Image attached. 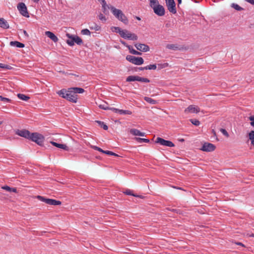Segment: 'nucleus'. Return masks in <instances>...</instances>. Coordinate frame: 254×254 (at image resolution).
I'll use <instances>...</instances> for the list:
<instances>
[{
    "label": "nucleus",
    "mask_w": 254,
    "mask_h": 254,
    "mask_svg": "<svg viewBox=\"0 0 254 254\" xmlns=\"http://www.w3.org/2000/svg\"><path fill=\"white\" fill-rule=\"evenodd\" d=\"M150 6L153 9L154 12L159 16H162L165 15V8L159 4L157 0H148Z\"/></svg>",
    "instance_id": "1"
},
{
    "label": "nucleus",
    "mask_w": 254,
    "mask_h": 254,
    "mask_svg": "<svg viewBox=\"0 0 254 254\" xmlns=\"http://www.w3.org/2000/svg\"><path fill=\"white\" fill-rule=\"evenodd\" d=\"M28 139L35 142L40 146H43L45 139L44 136L38 132L30 133Z\"/></svg>",
    "instance_id": "2"
},
{
    "label": "nucleus",
    "mask_w": 254,
    "mask_h": 254,
    "mask_svg": "<svg viewBox=\"0 0 254 254\" xmlns=\"http://www.w3.org/2000/svg\"><path fill=\"white\" fill-rule=\"evenodd\" d=\"M67 37L69 38L66 40V43L70 46H72L75 43L78 45H81L83 44L82 40L77 35H72L70 34H66Z\"/></svg>",
    "instance_id": "3"
},
{
    "label": "nucleus",
    "mask_w": 254,
    "mask_h": 254,
    "mask_svg": "<svg viewBox=\"0 0 254 254\" xmlns=\"http://www.w3.org/2000/svg\"><path fill=\"white\" fill-rule=\"evenodd\" d=\"M36 197L41 201L44 202L49 205L56 206L60 205L62 204V202L60 200L46 198L41 195H37Z\"/></svg>",
    "instance_id": "4"
},
{
    "label": "nucleus",
    "mask_w": 254,
    "mask_h": 254,
    "mask_svg": "<svg viewBox=\"0 0 254 254\" xmlns=\"http://www.w3.org/2000/svg\"><path fill=\"white\" fill-rule=\"evenodd\" d=\"M126 60L136 65H141L143 64L144 60L141 57H136L131 55H127L126 57Z\"/></svg>",
    "instance_id": "5"
},
{
    "label": "nucleus",
    "mask_w": 254,
    "mask_h": 254,
    "mask_svg": "<svg viewBox=\"0 0 254 254\" xmlns=\"http://www.w3.org/2000/svg\"><path fill=\"white\" fill-rule=\"evenodd\" d=\"M137 81L141 82H146L149 83L150 82V80L147 78L145 77H140L139 76L137 75H130L128 76L126 78V81L127 82H131V81Z\"/></svg>",
    "instance_id": "6"
},
{
    "label": "nucleus",
    "mask_w": 254,
    "mask_h": 254,
    "mask_svg": "<svg viewBox=\"0 0 254 254\" xmlns=\"http://www.w3.org/2000/svg\"><path fill=\"white\" fill-rule=\"evenodd\" d=\"M168 10L173 14L177 13L176 3L174 0H165Z\"/></svg>",
    "instance_id": "7"
},
{
    "label": "nucleus",
    "mask_w": 254,
    "mask_h": 254,
    "mask_svg": "<svg viewBox=\"0 0 254 254\" xmlns=\"http://www.w3.org/2000/svg\"><path fill=\"white\" fill-rule=\"evenodd\" d=\"M17 9L19 11L20 13L26 17H29V13L27 11V7L23 2H20L17 5Z\"/></svg>",
    "instance_id": "8"
},
{
    "label": "nucleus",
    "mask_w": 254,
    "mask_h": 254,
    "mask_svg": "<svg viewBox=\"0 0 254 254\" xmlns=\"http://www.w3.org/2000/svg\"><path fill=\"white\" fill-rule=\"evenodd\" d=\"M123 33V35H122L121 37L125 39L135 41L138 39V37L135 34L132 33L127 30H124Z\"/></svg>",
    "instance_id": "9"
},
{
    "label": "nucleus",
    "mask_w": 254,
    "mask_h": 254,
    "mask_svg": "<svg viewBox=\"0 0 254 254\" xmlns=\"http://www.w3.org/2000/svg\"><path fill=\"white\" fill-rule=\"evenodd\" d=\"M155 143H159L160 145L168 146V147H174L175 144L170 140H165L162 138L158 137L156 140Z\"/></svg>",
    "instance_id": "10"
},
{
    "label": "nucleus",
    "mask_w": 254,
    "mask_h": 254,
    "mask_svg": "<svg viewBox=\"0 0 254 254\" xmlns=\"http://www.w3.org/2000/svg\"><path fill=\"white\" fill-rule=\"evenodd\" d=\"M216 148V146L208 142H204L202 146L201 150L205 152H212L214 151Z\"/></svg>",
    "instance_id": "11"
},
{
    "label": "nucleus",
    "mask_w": 254,
    "mask_h": 254,
    "mask_svg": "<svg viewBox=\"0 0 254 254\" xmlns=\"http://www.w3.org/2000/svg\"><path fill=\"white\" fill-rule=\"evenodd\" d=\"M15 134L18 135L20 136L24 137L26 139H28L30 134V132L25 129H17L15 131Z\"/></svg>",
    "instance_id": "12"
},
{
    "label": "nucleus",
    "mask_w": 254,
    "mask_h": 254,
    "mask_svg": "<svg viewBox=\"0 0 254 254\" xmlns=\"http://www.w3.org/2000/svg\"><path fill=\"white\" fill-rule=\"evenodd\" d=\"M200 112V109L195 105H190L188 108L185 110V113H198Z\"/></svg>",
    "instance_id": "13"
},
{
    "label": "nucleus",
    "mask_w": 254,
    "mask_h": 254,
    "mask_svg": "<svg viewBox=\"0 0 254 254\" xmlns=\"http://www.w3.org/2000/svg\"><path fill=\"white\" fill-rule=\"evenodd\" d=\"M134 46L138 50L143 52H148L150 49L148 45L144 44H135Z\"/></svg>",
    "instance_id": "14"
},
{
    "label": "nucleus",
    "mask_w": 254,
    "mask_h": 254,
    "mask_svg": "<svg viewBox=\"0 0 254 254\" xmlns=\"http://www.w3.org/2000/svg\"><path fill=\"white\" fill-rule=\"evenodd\" d=\"M109 9H110L112 11L113 15L117 18L119 19V16L121 14V10L117 9L114 7L113 6L111 5L110 7H108Z\"/></svg>",
    "instance_id": "15"
},
{
    "label": "nucleus",
    "mask_w": 254,
    "mask_h": 254,
    "mask_svg": "<svg viewBox=\"0 0 254 254\" xmlns=\"http://www.w3.org/2000/svg\"><path fill=\"white\" fill-rule=\"evenodd\" d=\"M45 35L51 39L54 42H57L58 41V38L55 35V34L51 31H46Z\"/></svg>",
    "instance_id": "16"
},
{
    "label": "nucleus",
    "mask_w": 254,
    "mask_h": 254,
    "mask_svg": "<svg viewBox=\"0 0 254 254\" xmlns=\"http://www.w3.org/2000/svg\"><path fill=\"white\" fill-rule=\"evenodd\" d=\"M0 27L4 29H8L9 27L8 22L3 18H0Z\"/></svg>",
    "instance_id": "17"
},
{
    "label": "nucleus",
    "mask_w": 254,
    "mask_h": 254,
    "mask_svg": "<svg viewBox=\"0 0 254 254\" xmlns=\"http://www.w3.org/2000/svg\"><path fill=\"white\" fill-rule=\"evenodd\" d=\"M118 19L122 21L125 24L127 25L128 23V20L127 17L125 15L122 11H121V14L119 16V19Z\"/></svg>",
    "instance_id": "18"
},
{
    "label": "nucleus",
    "mask_w": 254,
    "mask_h": 254,
    "mask_svg": "<svg viewBox=\"0 0 254 254\" xmlns=\"http://www.w3.org/2000/svg\"><path fill=\"white\" fill-rule=\"evenodd\" d=\"M11 46H14L17 48H22L25 47V45L23 43L19 42L18 41H11L9 43Z\"/></svg>",
    "instance_id": "19"
},
{
    "label": "nucleus",
    "mask_w": 254,
    "mask_h": 254,
    "mask_svg": "<svg viewBox=\"0 0 254 254\" xmlns=\"http://www.w3.org/2000/svg\"><path fill=\"white\" fill-rule=\"evenodd\" d=\"M66 97L65 98L67 101L76 103L77 102V97H75L73 95H70L68 91L67 92Z\"/></svg>",
    "instance_id": "20"
},
{
    "label": "nucleus",
    "mask_w": 254,
    "mask_h": 254,
    "mask_svg": "<svg viewBox=\"0 0 254 254\" xmlns=\"http://www.w3.org/2000/svg\"><path fill=\"white\" fill-rule=\"evenodd\" d=\"M67 90L66 89H62L57 92V94L63 98L65 99L66 97Z\"/></svg>",
    "instance_id": "21"
},
{
    "label": "nucleus",
    "mask_w": 254,
    "mask_h": 254,
    "mask_svg": "<svg viewBox=\"0 0 254 254\" xmlns=\"http://www.w3.org/2000/svg\"><path fill=\"white\" fill-rule=\"evenodd\" d=\"M101 4H102V8L103 12L104 14H107L108 13V11L107 10V8H108V7H110V6H109L107 4V3H106V1H105V0H102V2H101Z\"/></svg>",
    "instance_id": "22"
},
{
    "label": "nucleus",
    "mask_w": 254,
    "mask_h": 254,
    "mask_svg": "<svg viewBox=\"0 0 254 254\" xmlns=\"http://www.w3.org/2000/svg\"><path fill=\"white\" fill-rule=\"evenodd\" d=\"M111 30H112L113 32L119 33L121 36H122V35H123V33L124 31V30H122L120 27L115 26L112 27Z\"/></svg>",
    "instance_id": "23"
},
{
    "label": "nucleus",
    "mask_w": 254,
    "mask_h": 254,
    "mask_svg": "<svg viewBox=\"0 0 254 254\" xmlns=\"http://www.w3.org/2000/svg\"><path fill=\"white\" fill-rule=\"evenodd\" d=\"M166 48L170 49V50H172L174 51H177V50H180L178 45L177 44H167L166 45Z\"/></svg>",
    "instance_id": "24"
},
{
    "label": "nucleus",
    "mask_w": 254,
    "mask_h": 254,
    "mask_svg": "<svg viewBox=\"0 0 254 254\" xmlns=\"http://www.w3.org/2000/svg\"><path fill=\"white\" fill-rule=\"evenodd\" d=\"M89 28L91 30H94L95 31H99V30H100L101 27L100 26H99L98 25H97L96 23H93L90 24V25L89 26Z\"/></svg>",
    "instance_id": "25"
},
{
    "label": "nucleus",
    "mask_w": 254,
    "mask_h": 254,
    "mask_svg": "<svg viewBox=\"0 0 254 254\" xmlns=\"http://www.w3.org/2000/svg\"><path fill=\"white\" fill-rule=\"evenodd\" d=\"M144 100L146 102H147V103H148L151 105H155V104H157V103L156 100H155L152 99L151 98L148 97H144Z\"/></svg>",
    "instance_id": "26"
},
{
    "label": "nucleus",
    "mask_w": 254,
    "mask_h": 254,
    "mask_svg": "<svg viewBox=\"0 0 254 254\" xmlns=\"http://www.w3.org/2000/svg\"><path fill=\"white\" fill-rule=\"evenodd\" d=\"M127 48H128V49L129 51V53L130 54H132L133 55H141L142 54L141 53L138 52V51L135 50L134 49H133V48H132V47L131 46H127Z\"/></svg>",
    "instance_id": "27"
},
{
    "label": "nucleus",
    "mask_w": 254,
    "mask_h": 254,
    "mask_svg": "<svg viewBox=\"0 0 254 254\" xmlns=\"http://www.w3.org/2000/svg\"><path fill=\"white\" fill-rule=\"evenodd\" d=\"M134 139L136 141H137V142L140 143H142V142L149 143L150 141L149 139H148L142 138L137 137H135L134 138Z\"/></svg>",
    "instance_id": "28"
},
{
    "label": "nucleus",
    "mask_w": 254,
    "mask_h": 254,
    "mask_svg": "<svg viewBox=\"0 0 254 254\" xmlns=\"http://www.w3.org/2000/svg\"><path fill=\"white\" fill-rule=\"evenodd\" d=\"M2 189L6 190L9 192H17V189L15 188H10V187L8 186H5L1 188Z\"/></svg>",
    "instance_id": "29"
},
{
    "label": "nucleus",
    "mask_w": 254,
    "mask_h": 254,
    "mask_svg": "<svg viewBox=\"0 0 254 254\" xmlns=\"http://www.w3.org/2000/svg\"><path fill=\"white\" fill-rule=\"evenodd\" d=\"M17 97L20 100L25 101H28L30 99V97L29 96L21 93H18L17 94Z\"/></svg>",
    "instance_id": "30"
},
{
    "label": "nucleus",
    "mask_w": 254,
    "mask_h": 254,
    "mask_svg": "<svg viewBox=\"0 0 254 254\" xmlns=\"http://www.w3.org/2000/svg\"><path fill=\"white\" fill-rule=\"evenodd\" d=\"M95 122L97 123L99 126H100L101 128H103L104 130H107L108 129V127L103 122L100 121H95Z\"/></svg>",
    "instance_id": "31"
},
{
    "label": "nucleus",
    "mask_w": 254,
    "mask_h": 254,
    "mask_svg": "<svg viewBox=\"0 0 254 254\" xmlns=\"http://www.w3.org/2000/svg\"><path fill=\"white\" fill-rule=\"evenodd\" d=\"M231 6L234 8L235 10L237 11H242L244 10V8L239 6L238 4L235 3H233L231 4Z\"/></svg>",
    "instance_id": "32"
},
{
    "label": "nucleus",
    "mask_w": 254,
    "mask_h": 254,
    "mask_svg": "<svg viewBox=\"0 0 254 254\" xmlns=\"http://www.w3.org/2000/svg\"><path fill=\"white\" fill-rule=\"evenodd\" d=\"M73 88H72V90H74V93L75 94L76 93H79V94H81V93H83L84 92V89L83 88H80V87H73Z\"/></svg>",
    "instance_id": "33"
},
{
    "label": "nucleus",
    "mask_w": 254,
    "mask_h": 254,
    "mask_svg": "<svg viewBox=\"0 0 254 254\" xmlns=\"http://www.w3.org/2000/svg\"><path fill=\"white\" fill-rule=\"evenodd\" d=\"M249 139L251 141V144L254 145V131L252 130L249 133Z\"/></svg>",
    "instance_id": "34"
},
{
    "label": "nucleus",
    "mask_w": 254,
    "mask_h": 254,
    "mask_svg": "<svg viewBox=\"0 0 254 254\" xmlns=\"http://www.w3.org/2000/svg\"><path fill=\"white\" fill-rule=\"evenodd\" d=\"M140 131V130L135 128H131L129 130L130 133L135 136H138Z\"/></svg>",
    "instance_id": "35"
},
{
    "label": "nucleus",
    "mask_w": 254,
    "mask_h": 254,
    "mask_svg": "<svg viewBox=\"0 0 254 254\" xmlns=\"http://www.w3.org/2000/svg\"><path fill=\"white\" fill-rule=\"evenodd\" d=\"M158 69L160 70L162 68H166L169 66V64L167 63H163V64H157Z\"/></svg>",
    "instance_id": "36"
},
{
    "label": "nucleus",
    "mask_w": 254,
    "mask_h": 254,
    "mask_svg": "<svg viewBox=\"0 0 254 254\" xmlns=\"http://www.w3.org/2000/svg\"><path fill=\"white\" fill-rule=\"evenodd\" d=\"M0 101H2L3 103H11L12 101L11 99L2 97L1 95H0Z\"/></svg>",
    "instance_id": "37"
},
{
    "label": "nucleus",
    "mask_w": 254,
    "mask_h": 254,
    "mask_svg": "<svg viewBox=\"0 0 254 254\" xmlns=\"http://www.w3.org/2000/svg\"><path fill=\"white\" fill-rule=\"evenodd\" d=\"M98 107L99 108L104 110H108L109 109V107L108 106L107 103L105 102L103 104H100Z\"/></svg>",
    "instance_id": "38"
},
{
    "label": "nucleus",
    "mask_w": 254,
    "mask_h": 254,
    "mask_svg": "<svg viewBox=\"0 0 254 254\" xmlns=\"http://www.w3.org/2000/svg\"><path fill=\"white\" fill-rule=\"evenodd\" d=\"M157 68V65L156 64H150V65H148L147 66H145V70H147V69H149V70H151V69H156Z\"/></svg>",
    "instance_id": "39"
},
{
    "label": "nucleus",
    "mask_w": 254,
    "mask_h": 254,
    "mask_svg": "<svg viewBox=\"0 0 254 254\" xmlns=\"http://www.w3.org/2000/svg\"><path fill=\"white\" fill-rule=\"evenodd\" d=\"M81 34L82 35L90 36L91 32L88 29H84L81 31Z\"/></svg>",
    "instance_id": "40"
},
{
    "label": "nucleus",
    "mask_w": 254,
    "mask_h": 254,
    "mask_svg": "<svg viewBox=\"0 0 254 254\" xmlns=\"http://www.w3.org/2000/svg\"><path fill=\"white\" fill-rule=\"evenodd\" d=\"M190 121L192 124L195 126H198L200 125V122L196 119H190Z\"/></svg>",
    "instance_id": "41"
},
{
    "label": "nucleus",
    "mask_w": 254,
    "mask_h": 254,
    "mask_svg": "<svg viewBox=\"0 0 254 254\" xmlns=\"http://www.w3.org/2000/svg\"><path fill=\"white\" fill-rule=\"evenodd\" d=\"M73 87L69 88L67 89V91L69 93L70 95H73L75 97H77V95L74 93V90H72Z\"/></svg>",
    "instance_id": "42"
},
{
    "label": "nucleus",
    "mask_w": 254,
    "mask_h": 254,
    "mask_svg": "<svg viewBox=\"0 0 254 254\" xmlns=\"http://www.w3.org/2000/svg\"><path fill=\"white\" fill-rule=\"evenodd\" d=\"M124 193H125V194H127V195H132V196H134V195L135 194H134L133 192H132V191L130 190H126L125 191H124L123 192Z\"/></svg>",
    "instance_id": "43"
},
{
    "label": "nucleus",
    "mask_w": 254,
    "mask_h": 254,
    "mask_svg": "<svg viewBox=\"0 0 254 254\" xmlns=\"http://www.w3.org/2000/svg\"><path fill=\"white\" fill-rule=\"evenodd\" d=\"M59 148H61L65 151L69 150V147L64 144H61L60 147Z\"/></svg>",
    "instance_id": "44"
},
{
    "label": "nucleus",
    "mask_w": 254,
    "mask_h": 254,
    "mask_svg": "<svg viewBox=\"0 0 254 254\" xmlns=\"http://www.w3.org/2000/svg\"><path fill=\"white\" fill-rule=\"evenodd\" d=\"M99 19L103 21H105L106 20V18L105 16L102 13H100L98 15Z\"/></svg>",
    "instance_id": "45"
},
{
    "label": "nucleus",
    "mask_w": 254,
    "mask_h": 254,
    "mask_svg": "<svg viewBox=\"0 0 254 254\" xmlns=\"http://www.w3.org/2000/svg\"><path fill=\"white\" fill-rule=\"evenodd\" d=\"M92 148L93 149H94V150H97V151H99V152H102V153H103V152H104V150H103L102 148H100V147H98V146H93L92 147Z\"/></svg>",
    "instance_id": "46"
},
{
    "label": "nucleus",
    "mask_w": 254,
    "mask_h": 254,
    "mask_svg": "<svg viewBox=\"0 0 254 254\" xmlns=\"http://www.w3.org/2000/svg\"><path fill=\"white\" fill-rule=\"evenodd\" d=\"M220 130L224 135H225L226 136H229V134H228V132L227 131V130L225 129H224V128H220Z\"/></svg>",
    "instance_id": "47"
},
{
    "label": "nucleus",
    "mask_w": 254,
    "mask_h": 254,
    "mask_svg": "<svg viewBox=\"0 0 254 254\" xmlns=\"http://www.w3.org/2000/svg\"><path fill=\"white\" fill-rule=\"evenodd\" d=\"M132 112L129 110H123L122 115H131Z\"/></svg>",
    "instance_id": "48"
},
{
    "label": "nucleus",
    "mask_w": 254,
    "mask_h": 254,
    "mask_svg": "<svg viewBox=\"0 0 254 254\" xmlns=\"http://www.w3.org/2000/svg\"><path fill=\"white\" fill-rule=\"evenodd\" d=\"M51 143L53 145H54V146H55L56 147H58V148H60V145H61L60 143H57V142H54V141H51Z\"/></svg>",
    "instance_id": "49"
},
{
    "label": "nucleus",
    "mask_w": 254,
    "mask_h": 254,
    "mask_svg": "<svg viewBox=\"0 0 254 254\" xmlns=\"http://www.w3.org/2000/svg\"><path fill=\"white\" fill-rule=\"evenodd\" d=\"M3 68L6 69H12L13 67L9 65L4 64Z\"/></svg>",
    "instance_id": "50"
},
{
    "label": "nucleus",
    "mask_w": 254,
    "mask_h": 254,
    "mask_svg": "<svg viewBox=\"0 0 254 254\" xmlns=\"http://www.w3.org/2000/svg\"><path fill=\"white\" fill-rule=\"evenodd\" d=\"M103 153L107 155H111V154H113V152L109 150H104Z\"/></svg>",
    "instance_id": "51"
},
{
    "label": "nucleus",
    "mask_w": 254,
    "mask_h": 254,
    "mask_svg": "<svg viewBox=\"0 0 254 254\" xmlns=\"http://www.w3.org/2000/svg\"><path fill=\"white\" fill-rule=\"evenodd\" d=\"M120 42L122 44H123V45H124L125 46H126L127 48V46H131L130 45H127V43L125 41H123V40H120Z\"/></svg>",
    "instance_id": "52"
},
{
    "label": "nucleus",
    "mask_w": 254,
    "mask_h": 254,
    "mask_svg": "<svg viewBox=\"0 0 254 254\" xmlns=\"http://www.w3.org/2000/svg\"><path fill=\"white\" fill-rule=\"evenodd\" d=\"M145 67H139L138 68H135V71L137 72L138 70H145Z\"/></svg>",
    "instance_id": "53"
},
{
    "label": "nucleus",
    "mask_w": 254,
    "mask_h": 254,
    "mask_svg": "<svg viewBox=\"0 0 254 254\" xmlns=\"http://www.w3.org/2000/svg\"><path fill=\"white\" fill-rule=\"evenodd\" d=\"M109 110H112V111H113L114 112H115L116 113H117V111H118V109L114 108V107H109Z\"/></svg>",
    "instance_id": "54"
},
{
    "label": "nucleus",
    "mask_w": 254,
    "mask_h": 254,
    "mask_svg": "<svg viewBox=\"0 0 254 254\" xmlns=\"http://www.w3.org/2000/svg\"><path fill=\"white\" fill-rule=\"evenodd\" d=\"M247 2L251 3L252 5H254V0H245Z\"/></svg>",
    "instance_id": "55"
},
{
    "label": "nucleus",
    "mask_w": 254,
    "mask_h": 254,
    "mask_svg": "<svg viewBox=\"0 0 254 254\" xmlns=\"http://www.w3.org/2000/svg\"><path fill=\"white\" fill-rule=\"evenodd\" d=\"M249 120H250V121H251V122H254V115L251 116L249 117Z\"/></svg>",
    "instance_id": "56"
},
{
    "label": "nucleus",
    "mask_w": 254,
    "mask_h": 254,
    "mask_svg": "<svg viewBox=\"0 0 254 254\" xmlns=\"http://www.w3.org/2000/svg\"><path fill=\"white\" fill-rule=\"evenodd\" d=\"M134 197H139V198H143V196L142 195H138V194H135Z\"/></svg>",
    "instance_id": "57"
},
{
    "label": "nucleus",
    "mask_w": 254,
    "mask_h": 254,
    "mask_svg": "<svg viewBox=\"0 0 254 254\" xmlns=\"http://www.w3.org/2000/svg\"><path fill=\"white\" fill-rule=\"evenodd\" d=\"M236 244L239 246H241L242 247H245L244 245L241 242H237L236 243Z\"/></svg>",
    "instance_id": "58"
},
{
    "label": "nucleus",
    "mask_w": 254,
    "mask_h": 254,
    "mask_svg": "<svg viewBox=\"0 0 254 254\" xmlns=\"http://www.w3.org/2000/svg\"><path fill=\"white\" fill-rule=\"evenodd\" d=\"M145 133L144 132L140 131L138 136H145Z\"/></svg>",
    "instance_id": "59"
},
{
    "label": "nucleus",
    "mask_w": 254,
    "mask_h": 254,
    "mask_svg": "<svg viewBox=\"0 0 254 254\" xmlns=\"http://www.w3.org/2000/svg\"><path fill=\"white\" fill-rule=\"evenodd\" d=\"M178 1V7L180 8V5L182 3V0H177Z\"/></svg>",
    "instance_id": "60"
},
{
    "label": "nucleus",
    "mask_w": 254,
    "mask_h": 254,
    "mask_svg": "<svg viewBox=\"0 0 254 254\" xmlns=\"http://www.w3.org/2000/svg\"><path fill=\"white\" fill-rule=\"evenodd\" d=\"M122 112H123V110H121V109H118V111H117V113H118L120 115H122Z\"/></svg>",
    "instance_id": "61"
},
{
    "label": "nucleus",
    "mask_w": 254,
    "mask_h": 254,
    "mask_svg": "<svg viewBox=\"0 0 254 254\" xmlns=\"http://www.w3.org/2000/svg\"><path fill=\"white\" fill-rule=\"evenodd\" d=\"M179 211V210L177 209H172V211L175 212L176 213H178Z\"/></svg>",
    "instance_id": "62"
},
{
    "label": "nucleus",
    "mask_w": 254,
    "mask_h": 254,
    "mask_svg": "<svg viewBox=\"0 0 254 254\" xmlns=\"http://www.w3.org/2000/svg\"><path fill=\"white\" fill-rule=\"evenodd\" d=\"M23 33L26 36H28V33H27V32L25 31V30H23Z\"/></svg>",
    "instance_id": "63"
},
{
    "label": "nucleus",
    "mask_w": 254,
    "mask_h": 254,
    "mask_svg": "<svg viewBox=\"0 0 254 254\" xmlns=\"http://www.w3.org/2000/svg\"><path fill=\"white\" fill-rule=\"evenodd\" d=\"M250 125L251 126H252V127H254V122H251L250 123Z\"/></svg>",
    "instance_id": "64"
}]
</instances>
